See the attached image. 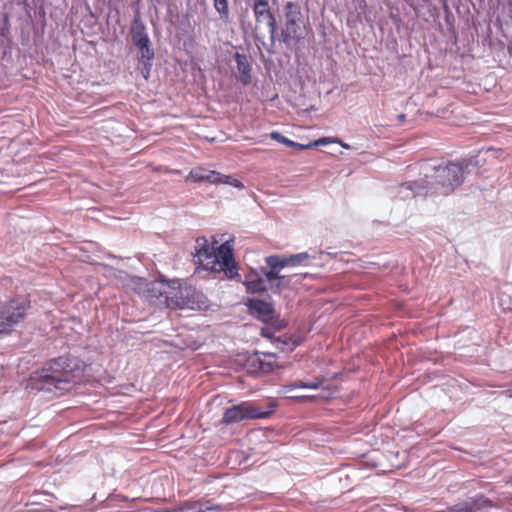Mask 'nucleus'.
<instances>
[{"label":"nucleus","instance_id":"nucleus-18","mask_svg":"<svg viewBox=\"0 0 512 512\" xmlns=\"http://www.w3.org/2000/svg\"><path fill=\"white\" fill-rule=\"evenodd\" d=\"M214 8L219 13L220 18L227 21L229 18L228 0H213Z\"/></svg>","mask_w":512,"mask_h":512},{"label":"nucleus","instance_id":"nucleus-6","mask_svg":"<svg viewBox=\"0 0 512 512\" xmlns=\"http://www.w3.org/2000/svg\"><path fill=\"white\" fill-rule=\"evenodd\" d=\"M273 408L274 406H271L270 410H263L251 402H242L227 408L223 414L222 420L224 423L230 424L245 419H265L273 412Z\"/></svg>","mask_w":512,"mask_h":512},{"label":"nucleus","instance_id":"nucleus-25","mask_svg":"<svg viewBox=\"0 0 512 512\" xmlns=\"http://www.w3.org/2000/svg\"><path fill=\"white\" fill-rule=\"evenodd\" d=\"M292 400L298 402V403H305L309 401H314L315 396H308V395H302V396H292L290 397Z\"/></svg>","mask_w":512,"mask_h":512},{"label":"nucleus","instance_id":"nucleus-13","mask_svg":"<svg viewBox=\"0 0 512 512\" xmlns=\"http://www.w3.org/2000/svg\"><path fill=\"white\" fill-rule=\"evenodd\" d=\"M168 288L167 284L163 281H152L148 284L147 296L150 299H157L166 295Z\"/></svg>","mask_w":512,"mask_h":512},{"label":"nucleus","instance_id":"nucleus-10","mask_svg":"<svg viewBox=\"0 0 512 512\" xmlns=\"http://www.w3.org/2000/svg\"><path fill=\"white\" fill-rule=\"evenodd\" d=\"M223 178L220 177V173L213 170H207L202 167L192 169L186 177V181L193 182H208L211 184H218Z\"/></svg>","mask_w":512,"mask_h":512},{"label":"nucleus","instance_id":"nucleus-22","mask_svg":"<svg viewBox=\"0 0 512 512\" xmlns=\"http://www.w3.org/2000/svg\"><path fill=\"white\" fill-rule=\"evenodd\" d=\"M220 177L223 178V180L219 181L218 184H228L239 189L244 188V185L242 184L241 181H239L236 178H233L230 175H223L220 173Z\"/></svg>","mask_w":512,"mask_h":512},{"label":"nucleus","instance_id":"nucleus-9","mask_svg":"<svg viewBox=\"0 0 512 512\" xmlns=\"http://www.w3.org/2000/svg\"><path fill=\"white\" fill-rule=\"evenodd\" d=\"M247 306L253 315L265 323L272 322L275 317L274 308L269 302L259 299H250Z\"/></svg>","mask_w":512,"mask_h":512},{"label":"nucleus","instance_id":"nucleus-15","mask_svg":"<svg viewBox=\"0 0 512 512\" xmlns=\"http://www.w3.org/2000/svg\"><path fill=\"white\" fill-rule=\"evenodd\" d=\"M468 503L470 504V506L472 508V512H477L480 509L492 508L495 506L489 498H487L481 494L476 495L475 497L469 499Z\"/></svg>","mask_w":512,"mask_h":512},{"label":"nucleus","instance_id":"nucleus-20","mask_svg":"<svg viewBox=\"0 0 512 512\" xmlns=\"http://www.w3.org/2000/svg\"><path fill=\"white\" fill-rule=\"evenodd\" d=\"M278 342L282 344V346H280L281 350H293L299 344L298 340L287 335L280 336Z\"/></svg>","mask_w":512,"mask_h":512},{"label":"nucleus","instance_id":"nucleus-16","mask_svg":"<svg viewBox=\"0 0 512 512\" xmlns=\"http://www.w3.org/2000/svg\"><path fill=\"white\" fill-rule=\"evenodd\" d=\"M246 288L251 293L263 292L267 290L265 280L260 277L250 276L245 282Z\"/></svg>","mask_w":512,"mask_h":512},{"label":"nucleus","instance_id":"nucleus-2","mask_svg":"<svg viewBox=\"0 0 512 512\" xmlns=\"http://www.w3.org/2000/svg\"><path fill=\"white\" fill-rule=\"evenodd\" d=\"M420 173L423 175V187L449 194L459 187L464 180V170L459 163L448 162L436 164L426 160L420 163Z\"/></svg>","mask_w":512,"mask_h":512},{"label":"nucleus","instance_id":"nucleus-4","mask_svg":"<svg viewBox=\"0 0 512 512\" xmlns=\"http://www.w3.org/2000/svg\"><path fill=\"white\" fill-rule=\"evenodd\" d=\"M30 308L31 302L27 296H16L0 303V333L10 334L24 322Z\"/></svg>","mask_w":512,"mask_h":512},{"label":"nucleus","instance_id":"nucleus-3","mask_svg":"<svg viewBox=\"0 0 512 512\" xmlns=\"http://www.w3.org/2000/svg\"><path fill=\"white\" fill-rule=\"evenodd\" d=\"M196 243L194 257L205 270L223 271L229 278L238 275L233 249L229 242L221 244L217 249L210 247L204 237L197 238Z\"/></svg>","mask_w":512,"mask_h":512},{"label":"nucleus","instance_id":"nucleus-12","mask_svg":"<svg viewBox=\"0 0 512 512\" xmlns=\"http://www.w3.org/2000/svg\"><path fill=\"white\" fill-rule=\"evenodd\" d=\"M257 363V370L261 373H270L278 367L277 357L272 353H261L257 354L253 365Z\"/></svg>","mask_w":512,"mask_h":512},{"label":"nucleus","instance_id":"nucleus-11","mask_svg":"<svg viewBox=\"0 0 512 512\" xmlns=\"http://www.w3.org/2000/svg\"><path fill=\"white\" fill-rule=\"evenodd\" d=\"M234 59L237 64L239 72V80L242 84L248 85L251 83V64L245 54L235 53Z\"/></svg>","mask_w":512,"mask_h":512},{"label":"nucleus","instance_id":"nucleus-30","mask_svg":"<svg viewBox=\"0 0 512 512\" xmlns=\"http://www.w3.org/2000/svg\"><path fill=\"white\" fill-rule=\"evenodd\" d=\"M5 35V29L0 27V36H4Z\"/></svg>","mask_w":512,"mask_h":512},{"label":"nucleus","instance_id":"nucleus-19","mask_svg":"<svg viewBox=\"0 0 512 512\" xmlns=\"http://www.w3.org/2000/svg\"><path fill=\"white\" fill-rule=\"evenodd\" d=\"M136 47L140 50L141 58L143 60H147L148 62L152 61L154 58V51L150 46V41L148 43H140L136 45Z\"/></svg>","mask_w":512,"mask_h":512},{"label":"nucleus","instance_id":"nucleus-29","mask_svg":"<svg viewBox=\"0 0 512 512\" xmlns=\"http://www.w3.org/2000/svg\"><path fill=\"white\" fill-rule=\"evenodd\" d=\"M336 142H338V143H339L342 147H344V148H349V146H348L347 144H344V143H342L341 141H338V140H337Z\"/></svg>","mask_w":512,"mask_h":512},{"label":"nucleus","instance_id":"nucleus-1","mask_svg":"<svg viewBox=\"0 0 512 512\" xmlns=\"http://www.w3.org/2000/svg\"><path fill=\"white\" fill-rule=\"evenodd\" d=\"M85 369L82 360L73 356H60L51 359L41 369L35 371L31 381L39 390H65L67 385L81 379Z\"/></svg>","mask_w":512,"mask_h":512},{"label":"nucleus","instance_id":"nucleus-27","mask_svg":"<svg viewBox=\"0 0 512 512\" xmlns=\"http://www.w3.org/2000/svg\"><path fill=\"white\" fill-rule=\"evenodd\" d=\"M150 69H151V61L148 62L147 60H144L143 61V68L141 70L143 76L145 79H148L149 77V74H150Z\"/></svg>","mask_w":512,"mask_h":512},{"label":"nucleus","instance_id":"nucleus-24","mask_svg":"<svg viewBox=\"0 0 512 512\" xmlns=\"http://www.w3.org/2000/svg\"><path fill=\"white\" fill-rule=\"evenodd\" d=\"M270 137L271 139L281 143V144H284V145H288L290 144L289 143V140L287 137H285L284 135H282L281 133L277 132V131H274L270 134Z\"/></svg>","mask_w":512,"mask_h":512},{"label":"nucleus","instance_id":"nucleus-26","mask_svg":"<svg viewBox=\"0 0 512 512\" xmlns=\"http://www.w3.org/2000/svg\"><path fill=\"white\" fill-rule=\"evenodd\" d=\"M289 143L290 144L287 145L288 147L295 148V149H298V150H304V149H308V148L312 147V145L300 144V143L294 142L292 140H289Z\"/></svg>","mask_w":512,"mask_h":512},{"label":"nucleus","instance_id":"nucleus-17","mask_svg":"<svg viewBox=\"0 0 512 512\" xmlns=\"http://www.w3.org/2000/svg\"><path fill=\"white\" fill-rule=\"evenodd\" d=\"M131 36H132V41L135 44V46L139 45L142 42H144V43L149 42V37L145 32L144 26H142V25L137 28H133L132 32H131Z\"/></svg>","mask_w":512,"mask_h":512},{"label":"nucleus","instance_id":"nucleus-7","mask_svg":"<svg viewBox=\"0 0 512 512\" xmlns=\"http://www.w3.org/2000/svg\"><path fill=\"white\" fill-rule=\"evenodd\" d=\"M311 256L307 252L292 254L289 256L272 255L266 257V263L270 268H284L288 266L307 265Z\"/></svg>","mask_w":512,"mask_h":512},{"label":"nucleus","instance_id":"nucleus-5","mask_svg":"<svg viewBox=\"0 0 512 512\" xmlns=\"http://www.w3.org/2000/svg\"><path fill=\"white\" fill-rule=\"evenodd\" d=\"M285 9V26L281 31V40L286 45L291 41L299 42L304 38L305 26L302 19L300 6L294 2H287Z\"/></svg>","mask_w":512,"mask_h":512},{"label":"nucleus","instance_id":"nucleus-23","mask_svg":"<svg viewBox=\"0 0 512 512\" xmlns=\"http://www.w3.org/2000/svg\"><path fill=\"white\" fill-rule=\"evenodd\" d=\"M280 268H270L268 272L265 273V280L272 282L274 280H281L284 277L279 274Z\"/></svg>","mask_w":512,"mask_h":512},{"label":"nucleus","instance_id":"nucleus-8","mask_svg":"<svg viewBox=\"0 0 512 512\" xmlns=\"http://www.w3.org/2000/svg\"><path fill=\"white\" fill-rule=\"evenodd\" d=\"M252 10L257 23L265 22L267 24L271 41L274 43L276 34V19L269 8L268 0L253 3Z\"/></svg>","mask_w":512,"mask_h":512},{"label":"nucleus","instance_id":"nucleus-21","mask_svg":"<svg viewBox=\"0 0 512 512\" xmlns=\"http://www.w3.org/2000/svg\"><path fill=\"white\" fill-rule=\"evenodd\" d=\"M177 512H205L203 504L199 502L186 503L181 506Z\"/></svg>","mask_w":512,"mask_h":512},{"label":"nucleus","instance_id":"nucleus-28","mask_svg":"<svg viewBox=\"0 0 512 512\" xmlns=\"http://www.w3.org/2000/svg\"><path fill=\"white\" fill-rule=\"evenodd\" d=\"M331 142L332 141L329 138L323 137V138L316 140L314 143H311L310 145H312V147H313V146H318V145H325V144H328Z\"/></svg>","mask_w":512,"mask_h":512},{"label":"nucleus","instance_id":"nucleus-14","mask_svg":"<svg viewBox=\"0 0 512 512\" xmlns=\"http://www.w3.org/2000/svg\"><path fill=\"white\" fill-rule=\"evenodd\" d=\"M322 384H323V380L318 379V378L312 382H304V381L298 380L293 383L284 385L282 387V391L287 392V391H290V390H293L296 388H308V389L317 390L321 387Z\"/></svg>","mask_w":512,"mask_h":512}]
</instances>
